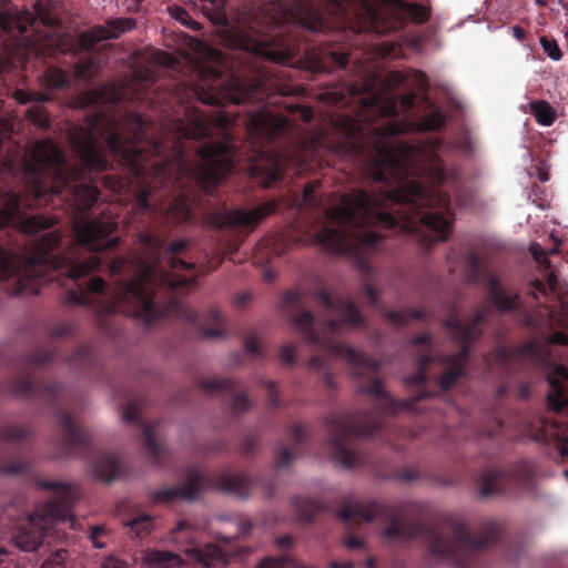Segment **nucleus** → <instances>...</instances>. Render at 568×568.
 Here are the masks:
<instances>
[{"label":"nucleus","mask_w":568,"mask_h":568,"mask_svg":"<svg viewBox=\"0 0 568 568\" xmlns=\"http://www.w3.org/2000/svg\"><path fill=\"white\" fill-rule=\"evenodd\" d=\"M115 103L106 85L78 94L79 108L94 109L68 132L78 164L50 138L37 141L24 163L34 196L58 199L72 213L74 241L58 251L62 233L55 230L60 241L51 254L64 261L48 274L60 285L77 283L67 292L69 304L146 325L173 316L197 325L199 314L178 296L194 290L196 277L175 273L195 270L178 256L191 242L178 239L164 248L158 231L192 222L197 193L213 194L235 169V118L186 106L184 118L159 130L140 113L120 123L109 110Z\"/></svg>","instance_id":"nucleus-1"},{"label":"nucleus","mask_w":568,"mask_h":568,"mask_svg":"<svg viewBox=\"0 0 568 568\" xmlns=\"http://www.w3.org/2000/svg\"><path fill=\"white\" fill-rule=\"evenodd\" d=\"M200 77L194 94L204 104H260L245 119L252 150L247 160L252 174L266 178L267 185L283 180L288 168L331 166L334 158L349 161L365 178L383 184L375 194L364 189L342 194L338 203L324 209L325 221L313 236L328 253L353 261L368 304L388 323L404 327L426 318L424 310L402 312L382 304L371 282L376 270L369 260L383 250L387 236L375 229L406 233L425 247L452 234L455 214L440 186L456 173L445 170L442 139L428 136L415 145L402 141L398 135L409 125L393 120L397 103L384 105L378 94L364 98L356 85L323 93L332 105L358 103L355 114L332 116L329 131H308L297 121L312 122L314 110L286 100L295 93L291 85L278 84L271 92V80L264 75L250 82L225 72Z\"/></svg>","instance_id":"nucleus-2"},{"label":"nucleus","mask_w":568,"mask_h":568,"mask_svg":"<svg viewBox=\"0 0 568 568\" xmlns=\"http://www.w3.org/2000/svg\"><path fill=\"white\" fill-rule=\"evenodd\" d=\"M488 310L480 305L465 322L453 314L443 322L449 336L460 345L456 353H432L433 338L428 334H419L412 338V344L420 346L423 353L417 355V371L405 378L409 386H419L417 396L405 399H394L385 389L381 378L374 377L367 385L358 387V392L374 398V412H342L329 415L326 419L328 446L334 460L345 468H355L364 464L363 456L357 450L355 442L359 437L373 436L383 427V416L393 415L400 410L414 412L418 402L435 395L429 390L427 368L432 363L445 367L440 376L435 378L439 392L453 388L458 379L466 375V366L470 358V345L483 335L481 325Z\"/></svg>","instance_id":"nucleus-3"},{"label":"nucleus","mask_w":568,"mask_h":568,"mask_svg":"<svg viewBox=\"0 0 568 568\" xmlns=\"http://www.w3.org/2000/svg\"><path fill=\"white\" fill-rule=\"evenodd\" d=\"M422 514L423 506L412 500H355L343 506L337 516L348 525L349 532L344 537L348 549L364 547L363 539L352 531L354 524L381 520L386 524L382 536L388 544L420 538L427 545L430 556L457 568H471L479 552L494 546L501 535V525L495 519L485 520L480 536L475 538L465 521L457 517L449 516L443 525L433 526L414 518Z\"/></svg>","instance_id":"nucleus-4"},{"label":"nucleus","mask_w":568,"mask_h":568,"mask_svg":"<svg viewBox=\"0 0 568 568\" xmlns=\"http://www.w3.org/2000/svg\"><path fill=\"white\" fill-rule=\"evenodd\" d=\"M75 326L63 322L50 331V343L21 355L17 363V373L9 381L10 392L23 399L39 400L51 407L59 420L61 446L65 454L82 458H91L94 476L110 483L123 476L124 470L120 458L108 452H97L89 432L75 417L59 406L61 385L44 383L38 373L58 357L57 339L72 336Z\"/></svg>","instance_id":"nucleus-5"},{"label":"nucleus","mask_w":568,"mask_h":568,"mask_svg":"<svg viewBox=\"0 0 568 568\" xmlns=\"http://www.w3.org/2000/svg\"><path fill=\"white\" fill-rule=\"evenodd\" d=\"M275 22L282 24L281 30L267 39L257 40L255 54L312 72H332L347 65L349 54L343 47L331 42H321L318 47L307 43L304 32H324L331 28V21L314 6L293 0V6Z\"/></svg>","instance_id":"nucleus-6"},{"label":"nucleus","mask_w":568,"mask_h":568,"mask_svg":"<svg viewBox=\"0 0 568 568\" xmlns=\"http://www.w3.org/2000/svg\"><path fill=\"white\" fill-rule=\"evenodd\" d=\"M314 296L325 313L320 318H315L310 311L302 307L301 291H290L284 294V305L287 308H296V314L291 316L294 328L308 344L324 351L327 356L349 364L354 376L369 377L377 373L381 367L378 361L338 341L343 326L359 327L365 323L355 303L346 297L334 298L322 285L316 288Z\"/></svg>","instance_id":"nucleus-7"},{"label":"nucleus","mask_w":568,"mask_h":568,"mask_svg":"<svg viewBox=\"0 0 568 568\" xmlns=\"http://www.w3.org/2000/svg\"><path fill=\"white\" fill-rule=\"evenodd\" d=\"M39 486L54 494L48 503L38 506L13 532L14 545L23 551L37 550L43 544H50L53 538H61L62 529H77L78 525L73 514L77 489L71 485L50 480L40 481Z\"/></svg>","instance_id":"nucleus-8"},{"label":"nucleus","mask_w":568,"mask_h":568,"mask_svg":"<svg viewBox=\"0 0 568 568\" xmlns=\"http://www.w3.org/2000/svg\"><path fill=\"white\" fill-rule=\"evenodd\" d=\"M251 478L243 473L222 471L203 474L199 469H190L181 486H170L153 493V501L172 504L176 500H194L204 488H213L241 498L248 496L252 488Z\"/></svg>","instance_id":"nucleus-9"},{"label":"nucleus","mask_w":568,"mask_h":568,"mask_svg":"<svg viewBox=\"0 0 568 568\" xmlns=\"http://www.w3.org/2000/svg\"><path fill=\"white\" fill-rule=\"evenodd\" d=\"M429 17V10L423 4L409 3L404 0H392L389 9L385 11L365 7L358 20L351 28L355 33L384 36L400 30L408 20L424 23Z\"/></svg>","instance_id":"nucleus-10"},{"label":"nucleus","mask_w":568,"mask_h":568,"mask_svg":"<svg viewBox=\"0 0 568 568\" xmlns=\"http://www.w3.org/2000/svg\"><path fill=\"white\" fill-rule=\"evenodd\" d=\"M135 21L131 18L108 19L105 26H93L80 33L77 43L72 40L58 39L49 55L58 54L77 55L80 51H92L95 45L104 40L118 39L122 33L132 30Z\"/></svg>","instance_id":"nucleus-11"},{"label":"nucleus","mask_w":568,"mask_h":568,"mask_svg":"<svg viewBox=\"0 0 568 568\" xmlns=\"http://www.w3.org/2000/svg\"><path fill=\"white\" fill-rule=\"evenodd\" d=\"M536 475V467L531 462L520 460L511 464L505 471L496 467L485 469L478 478L479 495L493 497L503 490V480L508 479L517 485L529 488Z\"/></svg>","instance_id":"nucleus-12"},{"label":"nucleus","mask_w":568,"mask_h":568,"mask_svg":"<svg viewBox=\"0 0 568 568\" xmlns=\"http://www.w3.org/2000/svg\"><path fill=\"white\" fill-rule=\"evenodd\" d=\"M465 280L469 284L487 282L489 286V298L499 311H514L518 307V295H508L504 292L495 275L490 274L484 266L479 255L470 251L464 263Z\"/></svg>","instance_id":"nucleus-13"},{"label":"nucleus","mask_w":568,"mask_h":568,"mask_svg":"<svg viewBox=\"0 0 568 568\" xmlns=\"http://www.w3.org/2000/svg\"><path fill=\"white\" fill-rule=\"evenodd\" d=\"M184 554L196 568H217L246 557L248 551L230 545L222 547L216 544H205L187 547Z\"/></svg>","instance_id":"nucleus-14"},{"label":"nucleus","mask_w":568,"mask_h":568,"mask_svg":"<svg viewBox=\"0 0 568 568\" xmlns=\"http://www.w3.org/2000/svg\"><path fill=\"white\" fill-rule=\"evenodd\" d=\"M276 210L277 203L273 201L262 203L252 210L239 207L216 215L215 224L219 229L241 227L252 232L265 217L275 213Z\"/></svg>","instance_id":"nucleus-15"},{"label":"nucleus","mask_w":568,"mask_h":568,"mask_svg":"<svg viewBox=\"0 0 568 568\" xmlns=\"http://www.w3.org/2000/svg\"><path fill=\"white\" fill-rule=\"evenodd\" d=\"M122 418L125 423L136 424L140 427L144 447L156 465H162L166 456V447L156 437L159 422L151 424L141 419L140 407L136 403H130L122 409Z\"/></svg>","instance_id":"nucleus-16"},{"label":"nucleus","mask_w":568,"mask_h":568,"mask_svg":"<svg viewBox=\"0 0 568 568\" xmlns=\"http://www.w3.org/2000/svg\"><path fill=\"white\" fill-rule=\"evenodd\" d=\"M197 384L209 395L226 396L229 410L235 416L248 410L251 407L250 399L235 381L211 377L201 379Z\"/></svg>","instance_id":"nucleus-17"},{"label":"nucleus","mask_w":568,"mask_h":568,"mask_svg":"<svg viewBox=\"0 0 568 568\" xmlns=\"http://www.w3.org/2000/svg\"><path fill=\"white\" fill-rule=\"evenodd\" d=\"M31 437V430L28 427L18 425H6L0 428V448L7 444H19L28 442ZM29 469V464L22 460L9 459L0 460V474L18 475L24 474Z\"/></svg>","instance_id":"nucleus-18"},{"label":"nucleus","mask_w":568,"mask_h":568,"mask_svg":"<svg viewBox=\"0 0 568 568\" xmlns=\"http://www.w3.org/2000/svg\"><path fill=\"white\" fill-rule=\"evenodd\" d=\"M549 390L547 402L549 407L557 412L568 410V395L566 392V383H568V368L564 365L556 364L547 375Z\"/></svg>","instance_id":"nucleus-19"},{"label":"nucleus","mask_w":568,"mask_h":568,"mask_svg":"<svg viewBox=\"0 0 568 568\" xmlns=\"http://www.w3.org/2000/svg\"><path fill=\"white\" fill-rule=\"evenodd\" d=\"M495 359L500 365H508L513 361L541 362L545 358L544 347L537 341H530L516 348L499 347L495 351Z\"/></svg>","instance_id":"nucleus-20"},{"label":"nucleus","mask_w":568,"mask_h":568,"mask_svg":"<svg viewBox=\"0 0 568 568\" xmlns=\"http://www.w3.org/2000/svg\"><path fill=\"white\" fill-rule=\"evenodd\" d=\"M292 447L280 444L275 449V467L277 469L287 467L298 453L300 446L306 440V429L301 424H294L287 429Z\"/></svg>","instance_id":"nucleus-21"},{"label":"nucleus","mask_w":568,"mask_h":568,"mask_svg":"<svg viewBox=\"0 0 568 568\" xmlns=\"http://www.w3.org/2000/svg\"><path fill=\"white\" fill-rule=\"evenodd\" d=\"M33 9L42 24L48 27L61 24V3L58 0H37Z\"/></svg>","instance_id":"nucleus-22"},{"label":"nucleus","mask_w":568,"mask_h":568,"mask_svg":"<svg viewBox=\"0 0 568 568\" xmlns=\"http://www.w3.org/2000/svg\"><path fill=\"white\" fill-rule=\"evenodd\" d=\"M41 84L47 90H68L72 85L69 72L61 68L49 67L40 78Z\"/></svg>","instance_id":"nucleus-23"},{"label":"nucleus","mask_w":568,"mask_h":568,"mask_svg":"<svg viewBox=\"0 0 568 568\" xmlns=\"http://www.w3.org/2000/svg\"><path fill=\"white\" fill-rule=\"evenodd\" d=\"M293 504L297 511L298 519L303 523L314 520L325 510L324 504L315 498L295 497Z\"/></svg>","instance_id":"nucleus-24"},{"label":"nucleus","mask_w":568,"mask_h":568,"mask_svg":"<svg viewBox=\"0 0 568 568\" xmlns=\"http://www.w3.org/2000/svg\"><path fill=\"white\" fill-rule=\"evenodd\" d=\"M64 362L74 371H83L91 367L94 364L92 347L90 345L79 346Z\"/></svg>","instance_id":"nucleus-25"},{"label":"nucleus","mask_w":568,"mask_h":568,"mask_svg":"<svg viewBox=\"0 0 568 568\" xmlns=\"http://www.w3.org/2000/svg\"><path fill=\"white\" fill-rule=\"evenodd\" d=\"M206 322L211 326H202L201 335L205 338H216L224 335V318L222 313L216 308H210L206 313Z\"/></svg>","instance_id":"nucleus-26"},{"label":"nucleus","mask_w":568,"mask_h":568,"mask_svg":"<svg viewBox=\"0 0 568 568\" xmlns=\"http://www.w3.org/2000/svg\"><path fill=\"white\" fill-rule=\"evenodd\" d=\"M145 560L149 565L159 568H175L182 564L180 556L161 550L149 551L145 556Z\"/></svg>","instance_id":"nucleus-27"},{"label":"nucleus","mask_w":568,"mask_h":568,"mask_svg":"<svg viewBox=\"0 0 568 568\" xmlns=\"http://www.w3.org/2000/svg\"><path fill=\"white\" fill-rule=\"evenodd\" d=\"M100 69V63L95 59H81L74 65V78L88 83L99 75Z\"/></svg>","instance_id":"nucleus-28"},{"label":"nucleus","mask_w":568,"mask_h":568,"mask_svg":"<svg viewBox=\"0 0 568 568\" xmlns=\"http://www.w3.org/2000/svg\"><path fill=\"white\" fill-rule=\"evenodd\" d=\"M530 112L536 121L545 126L551 125L556 120V111L545 100H537L529 103Z\"/></svg>","instance_id":"nucleus-29"},{"label":"nucleus","mask_w":568,"mask_h":568,"mask_svg":"<svg viewBox=\"0 0 568 568\" xmlns=\"http://www.w3.org/2000/svg\"><path fill=\"white\" fill-rule=\"evenodd\" d=\"M446 122V118L443 112L436 110L416 121L413 125L417 131L430 132L439 131Z\"/></svg>","instance_id":"nucleus-30"},{"label":"nucleus","mask_w":568,"mask_h":568,"mask_svg":"<svg viewBox=\"0 0 568 568\" xmlns=\"http://www.w3.org/2000/svg\"><path fill=\"white\" fill-rule=\"evenodd\" d=\"M308 366L321 372V378L327 390L336 389L335 381L326 367V359L321 355H313L308 359Z\"/></svg>","instance_id":"nucleus-31"},{"label":"nucleus","mask_w":568,"mask_h":568,"mask_svg":"<svg viewBox=\"0 0 568 568\" xmlns=\"http://www.w3.org/2000/svg\"><path fill=\"white\" fill-rule=\"evenodd\" d=\"M130 531L138 538L148 536L153 528V518L148 515H141L132 518L126 523Z\"/></svg>","instance_id":"nucleus-32"},{"label":"nucleus","mask_w":568,"mask_h":568,"mask_svg":"<svg viewBox=\"0 0 568 568\" xmlns=\"http://www.w3.org/2000/svg\"><path fill=\"white\" fill-rule=\"evenodd\" d=\"M301 239L293 241L286 234H277L276 236L267 240L266 246L270 247L271 252L276 255H283L287 250H290L294 244L301 242Z\"/></svg>","instance_id":"nucleus-33"},{"label":"nucleus","mask_w":568,"mask_h":568,"mask_svg":"<svg viewBox=\"0 0 568 568\" xmlns=\"http://www.w3.org/2000/svg\"><path fill=\"white\" fill-rule=\"evenodd\" d=\"M320 187V181H312L305 184L302 194L301 204L306 209H315L320 206L321 199L317 196V189Z\"/></svg>","instance_id":"nucleus-34"},{"label":"nucleus","mask_w":568,"mask_h":568,"mask_svg":"<svg viewBox=\"0 0 568 568\" xmlns=\"http://www.w3.org/2000/svg\"><path fill=\"white\" fill-rule=\"evenodd\" d=\"M27 118L39 128H48L50 125L49 115L42 105L36 104L26 111Z\"/></svg>","instance_id":"nucleus-35"},{"label":"nucleus","mask_w":568,"mask_h":568,"mask_svg":"<svg viewBox=\"0 0 568 568\" xmlns=\"http://www.w3.org/2000/svg\"><path fill=\"white\" fill-rule=\"evenodd\" d=\"M14 99L20 104H27L30 102H48L50 101V97L47 93H31L23 90H17L14 92Z\"/></svg>","instance_id":"nucleus-36"},{"label":"nucleus","mask_w":568,"mask_h":568,"mask_svg":"<svg viewBox=\"0 0 568 568\" xmlns=\"http://www.w3.org/2000/svg\"><path fill=\"white\" fill-rule=\"evenodd\" d=\"M67 550L59 548L54 550L41 565V568H62L64 560L67 559Z\"/></svg>","instance_id":"nucleus-37"},{"label":"nucleus","mask_w":568,"mask_h":568,"mask_svg":"<svg viewBox=\"0 0 568 568\" xmlns=\"http://www.w3.org/2000/svg\"><path fill=\"white\" fill-rule=\"evenodd\" d=\"M556 287H557V277L554 273H550L548 275L546 283H544L539 280H536L532 283V291H534L535 295L537 293L545 295V294H547V291L555 292Z\"/></svg>","instance_id":"nucleus-38"},{"label":"nucleus","mask_w":568,"mask_h":568,"mask_svg":"<svg viewBox=\"0 0 568 568\" xmlns=\"http://www.w3.org/2000/svg\"><path fill=\"white\" fill-rule=\"evenodd\" d=\"M540 45L548 57L555 61H559L562 57L561 50L559 49L556 40L548 39L547 37L540 38Z\"/></svg>","instance_id":"nucleus-39"},{"label":"nucleus","mask_w":568,"mask_h":568,"mask_svg":"<svg viewBox=\"0 0 568 568\" xmlns=\"http://www.w3.org/2000/svg\"><path fill=\"white\" fill-rule=\"evenodd\" d=\"M244 348L251 355L258 357L263 355L260 337L252 333L244 337Z\"/></svg>","instance_id":"nucleus-40"},{"label":"nucleus","mask_w":568,"mask_h":568,"mask_svg":"<svg viewBox=\"0 0 568 568\" xmlns=\"http://www.w3.org/2000/svg\"><path fill=\"white\" fill-rule=\"evenodd\" d=\"M394 478L403 483H412L420 478L419 473L412 467H402L394 473Z\"/></svg>","instance_id":"nucleus-41"},{"label":"nucleus","mask_w":568,"mask_h":568,"mask_svg":"<svg viewBox=\"0 0 568 568\" xmlns=\"http://www.w3.org/2000/svg\"><path fill=\"white\" fill-rule=\"evenodd\" d=\"M258 439L254 434L245 435L241 445V452L245 456H251L254 454L255 448L257 447Z\"/></svg>","instance_id":"nucleus-42"},{"label":"nucleus","mask_w":568,"mask_h":568,"mask_svg":"<svg viewBox=\"0 0 568 568\" xmlns=\"http://www.w3.org/2000/svg\"><path fill=\"white\" fill-rule=\"evenodd\" d=\"M281 361L284 363V364H287V365H292L295 363V358H296V348L293 344H290V345H284L282 348H281Z\"/></svg>","instance_id":"nucleus-43"},{"label":"nucleus","mask_w":568,"mask_h":568,"mask_svg":"<svg viewBox=\"0 0 568 568\" xmlns=\"http://www.w3.org/2000/svg\"><path fill=\"white\" fill-rule=\"evenodd\" d=\"M264 386H265V390H266V393L268 395L270 406L272 408H277L280 406V399H278V395H277V389H276L275 383H273V382H265Z\"/></svg>","instance_id":"nucleus-44"},{"label":"nucleus","mask_w":568,"mask_h":568,"mask_svg":"<svg viewBox=\"0 0 568 568\" xmlns=\"http://www.w3.org/2000/svg\"><path fill=\"white\" fill-rule=\"evenodd\" d=\"M546 342H547V344L567 346L568 345V334H566L561 331L552 332L550 335L547 336Z\"/></svg>","instance_id":"nucleus-45"},{"label":"nucleus","mask_w":568,"mask_h":568,"mask_svg":"<svg viewBox=\"0 0 568 568\" xmlns=\"http://www.w3.org/2000/svg\"><path fill=\"white\" fill-rule=\"evenodd\" d=\"M175 11L176 13L174 14V18L176 20H180L183 23L191 26L194 30L199 29V23L191 19L186 10H184L183 8H176Z\"/></svg>","instance_id":"nucleus-46"},{"label":"nucleus","mask_w":568,"mask_h":568,"mask_svg":"<svg viewBox=\"0 0 568 568\" xmlns=\"http://www.w3.org/2000/svg\"><path fill=\"white\" fill-rule=\"evenodd\" d=\"M417 95L414 92L400 97L399 103L403 111L412 110L416 104Z\"/></svg>","instance_id":"nucleus-47"},{"label":"nucleus","mask_w":568,"mask_h":568,"mask_svg":"<svg viewBox=\"0 0 568 568\" xmlns=\"http://www.w3.org/2000/svg\"><path fill=\"white\" fill-rule=\"evenodd\" d=\"M102 568H129V566L125 561L114 556H110L103 560Z\"/></svg>","instance_id":"nucleus-48"},{"label":"nucleus","mask_w":568,"mask_h":568,"mask_svg":"<svg viewBox=\"0 0 568 568\" xmlns=\"http://www.w3.org/2000/svg\"><path fill=\"white\" fill-rule=\"evenodd\" d=\"M530 252L534 256V258L539 262V263H545L547 262V255H548V252L545 251L539 244L537 243H534L531 246H530Z\"/></svg>","instance_id":"nucleus-49"},{"label":"nucleus","mask_w":568,"mask_h":568,"mask_svg":"<svg viewBox=\"0 0 568 568\" xmlns=\"http://www.w3.org/2000/svg\"><path fill=\"white\" fill-rule=\"evenodd\" d=\"M104 530L105 529L103 526H94L91 528L90 539L92 540L94 547H103V545L98 541V538L104 534Z\"/></svg>","instance_id":"nucleus-50"},{"label":"nucleus","mask_w":568,"mask_h":568,"mask_svg":"<svg viewBox=\"0 0 568 568\" xmlns=\"http://www.w3.org/2000/svg\"><path fill=\"white\" fill-rule=\"evenodd\" d=\"M293 544H294V540L290 535H284V536L276 538V545L282 549L290 548L293 546Z\"/></svg>","instance_id":"nucleus-51"},{"label":"nucleus","mask_w":568,"mask_h":568,"mask_svg":"<svg viewBox=\"0 0 568 568\" xmlns=\"http://www.w3.org/2000/svg\"><path fill=\"white\" fill-rule=\"evenodd\" d=\"M513 36L517 40L523 41L526 38V31L521 27H519V26H514L513 27Z\"/></svg>","instance_id":"nucleus-52"},{"label":"nucleus","mask_w":568,"mask_h":568,"mask_svg":"<svg viewBox=\"0 0 568 568\" xmlns=\"http://www.w3.org/2000/svg\"><path fill=\"white\" fill-rule=\"evenodd\" d=\"M390 79L397 85L402 84L405 81L404 74L399 71L392 72Z\"/></svg>","instance_id":"nucleus-53"},{"label":"nucleus","mask_w":568,"mask_h":568,"mask_svg":"<svg viewBox=\"0 0 568 568\" xmlns=\"http://www.w3.org/2000/svg\"><path fill=\"white\" fill-rule=\"evenodd\" d=\"M331 568H354V562L353 561H344V562L333 561V562H331Z\"/></svg>","instance_id":"nucleus-54"},{"label":"nucleus","mask_w":568,"mask_h":568,"mask_svg":"<svg viewBox=\"0 0 568 568\" xmlns=\"http://www.w3.org/2000/svg\"><path fill=\"white\" fill-rule=\"evenodd\" d=\"M538 179L540 182H547L549 180V173L542 168L538 169Z\"/></svg>","instance_id":"nucleus-55"},{"label":"nucleus","mask_w":568,"mask_h":568,"mask_svg":"<svg viewBox=\"0 0 568 568\" xmlns=\"http://www.w3.org/2000/svg\"><path fill=\"white\" fill-rule=\"evenodd\" d=\"M189 527H190V524L187 521L181 520L176 525L175 531L176 532H182V531L186 530Z\"/></svg>","instance_id":"nucleus-56"},{"label":"nucleus","mask_w":568,"mask_h":568,"mask_svg":"<svg viewBox=\"0 0 568 568\" xmlns=\"http://www.w3.org/2000/svg\"><path fill=\"white\" fill-rule=\"evenodd\" d=\"M416 77H417L419 84L422 87H425L426 85V75L423 72L418 71V72H416Z\"/></svg>","instance_id":"nucleus-57"},{"label":"nucleus","mask_w":568,"mask_h":568,"mask_svg":"<svg viewBox=\"0 0 568 568\" xmlns=\"http://www.w3.org/2000/svg\"><path fill=\"white\" fill-rule=\"evenodd\" d=\"M375 564H376L375 558L369 557V558L366 560V568H375Z\"/></svg>","instance_id":"nucleus-58"},{"label":"nucleus","mask_w":568,"mask_h":568,"mask_svg":"<svg viewBox=\"0 0 568 568\" xmlns=\"http://www.w3.org/2000/svg\"><path fill=\"white\" fill-rule=\"evenodd\" d=\"M264 278H265L266 281H270V282H271V281H273V278H274V274L272 273V271L266 270V271L264 272Z\"/></svg>","instance_id":"nucleus-59"},{"label":"nucleus","mask_w":568,"mask_h":568,"mask_svg":"<svg viewBox=\"0 0 568 568\" xmlns=\"http://www.w3.org/2000/svg\"><path fill=\"white\" fill-rule=\"evenodd\" d=\"M248 300V296L247 295H241L237 300V303L241 304V305H244L246 303V301Z\"/></svg>","instance_id":"nucleus-60"},{"label":"nucleus","mask_w":568,"mask_h":568,"mask_svg":"<svg viewBox=\"0 0 568 568\" xmlns=\"http://www.w3.org/2000/svg\"><path fill=\"white\" fill-rule=\"evenodd\" d=\"M535 2L541 7L546 6V0H535Z\"/></svg>","instance_id":"nucleus-61"},{"label":"nucleus","mask_w":568,"mask_h":568,"mask_svg":"<svg viewBox=\"0 0 568 568\" xmlns=\"http://www.w3.org/2000/svg\"><path fill=\"white\" fill-rule=\"evenodd\" d=\"M567 454H568V449L562 448V449H561V455H562V456H566Z\"/></svg>","instance_id":"nucleus-62"},{"label":"nucleus","mask_w":568,"mask_h":568,"mask_svg":"<svg viewBox=\"0 0 568 568\" xmlns=\"http://www.w3.org/2000/svg\"><path fill=\"white\" fill-rule=\"evenodd\" d=\"M11 0H0V3L6 4L9 3Z\"/></svg>","instance_id":"nucleus-63"},{"label":"nucleus","mask_w":568,"mask_h":568,"mask_svg":"<svg viewBox=\"0 0 568 568\" xmlns=\"http://www.w3.org/2000/svg\"><path fill=\"white\" fill-rule=\"evenodd\" d=\"M565 37H566V39L568 41V30L566 31Z\"/></svg>","instance_id":"nucleus-64"}]
</instances>
